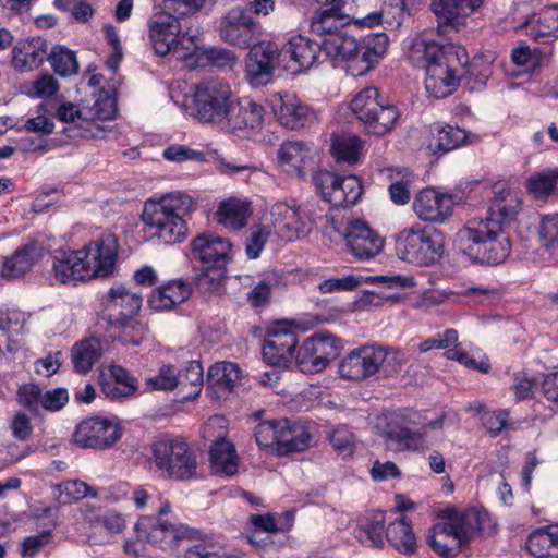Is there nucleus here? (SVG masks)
Listing matches in <instances>:
<instances>
[{
  "label": "nucleus",
  "mask_w": 558,
  "mask_h": 558,
  "mask_svg": "<svg viewBox=\"0 0 558 558\" xmlns=\"http://www.w3.org/2000/svg\"><path fill=\"white\" fill-rule=\"evenodd\" d=\"M520 204L517 193L504 185H495L488 216L469 220L457 233L459 251L482 265L501 264L511 251L504 226L515 218Z\"/></svg>",
  "instance_id": "1"
},
{
  "label": "nucleus",
  "mask_w": 558,
  "mask_h": 558,
  "mask_svg": "<svg viewBox=\"0 0 558 558\" xmlns=\"http://www.w3.org/2000/svg\"><path fill=\"white\" fill-rule=\"evenodd\" d=\"M408 54L414 66L426 71L425 88L436 99L451 95L466 73V60L462 62L459 49L442 47L423 36L413 39Z\"/></svg>",
  "instance_id": "2"
},
{
  "label": "nucleus",
  "mask_w": 558,
  "mask_h": 558,
  "mask_svg": "<svg viewBox=\"0 0 558 558\" xmlns=\"http://www.w3.org/2000/svg\"><path fill=\"white\" fill-rule=\"evenodd\" d=\"M117 256V238L113 234H104L82 250L57 251L53 256V275L63 284L108 277L113 270Z\"/></svg>",
  "instance_id": "3"
},
{
  "label": "nucleus",
  "mask_w": 558,
  "mask_h": 558,
  "mask_svg": "<svg viewBox=\"0 0 558 558\" xmlns=\"http://www.w3.org/2000/svg\"><path fill=\"white\" fill-rule=\"evenodd\" d=\"M397 256L416 266H430L444 255V235L435 228L414 225L396 235Z\"/></svg>",
  "instance_id": "4"
},
{
  "label": "nucleus",
  "mask_w": 558,
  "mask_h": 558,
  "mask_svg": "<svg viewBox=\"0 0 558 558\" xmlns=\"http://www.w3.org/2000/svg\"><path fill=\"white\" fill-rule=\"evenodd\" d=\"M138 537L162 550L173 551L183 542L197 538V531L177 522L172 515L169 502H163L157 511V517L143 515L135 524Z\"/></svg>",
  "instance_id": "5"
},
{
  "label": "nucleus",
  "mask_w": 558,
  "mask_h": 558,
  "mask_svg": "<svg viewBox=\"0 0 558 558\" xmlns=\"http://www.w3.org/2000/svg\"><path fill=\"white\" fill-rule=\"evenodd\" d=\"M150 459L162 475L172 481H187L197 474V456L183 439H160L150 446Z\"/></svg>",
  "instance_id": "6"
},
{
  "label": "nucleus",
  "mask_w": 558,
  "mask_h": 558,
  "mask_svg": "<svg viewBox=\"0 0 558 558\" xmlns=\"http://www.w3.org/2000/svg\"><path fill=\"white\" fill-rule=\"evenodd\" d=\"M193 98L197 120L211 124H220L226 120L233 101L230 85L219 78L197 84Z\"/></svg>",
  "instance_id": "7"
},
{
  "label": "nucleus",
  "mask_w": 558,
  "mask_h": 558,
  "mask_svg": "<svg viewBox=\"0 0 558 558\" xmlns=\"http://www.w3.org/2000/svg\"><path fill=\"white\" fill-rule=\"evenodd\" d=\"M149 39L156 54L190 53L194 48V38L181 34L179 19L170 12H158L149 21Z\"/></svg>",
  "instance_id": "8"
},
{
  "label": "nucleus",
  "mask_w": 558,
  "mask_h": 558,
  "mask_svg": "<svg viewBox=\"0 0 558 558\" xmlns=\"http://www.w3.org/2000/svg\"><path fill=\"white\" fill-rule=\"evenodd\" d=\"M340 351L341 344L337 337L318 332L303 341L295 354V364L302 373L316 374L337 359Z\"/></svg>",
  "instance_id": "9"
},
{
  "label": "nucleus",
  "mask_w": 558,
  "mask_h": 558,
  "mask_svg": "<svg viewBox=\"0 0 558 558\" xmlns=\"http://www.w3.org/2000/svg\"><path fill=\"white\" fill-rule=\"evenodd\" d=\"M263 35V28L250 12L241 7L229 10L219 25L220 39L233 47L247 49Z\"/></svg>",
  "instance_id": "10"
},
{
  "label": "nucleus",
  "mask_w": 558,
  "mask_h": 558,
  "mask_svg": "<svg viewBox=\"0 0 558 558\" xmlns=\"http://www.w3.org/2000/svg\"><path fill=\"white\" fill-rule=\"evenodd\" d=\"M284 63L281 47L274 41L258 40L250 47L245 60V73L254 87L265 86L271 82L274 72Z\"/></svg>",
  "instance_id": "11"
},
{
  "label": "nucleus",
  "mask_w": 558,
  "mask_h": 558,
  "mask_svg": "<svg viewBox=\"0 0 558 558\" xmlns=\"http://www.w3.org/2000/svg\"><path fill=\"white\" fill-rule=\"evenodd\" d=\"M313 182L323 198L333 207H351L360 199L363 187L356 175L340 177L322 170L314 174Z\"/></svg>",
  "instance_id": "12"
},
{
  "label": "nucleus",
  "mask_w": 558,
  "mask_h": 558,
  "mask_svg": "<svg viewBox=\"0 0 558 558\" xmlns=\"http://www.w3.org/2000/svg\"><path fill=\"white\" fill-rule=\"evenodd\" d=\"M122 437V427L117 418L92 416L82 421L73 433L75 445L83 449L106 450Z\"/></svg>",
  "instance_id": "13"
},
{
  "label": "nucleus",
  "mask_w": 558,
  "mask_h": 558,
  "mask_svg": "<svg viewBox=\"0 0 558 558\" xmlns=\"http://www.w3.org/2000/svg\"><path fill=\"white\" fill-rule=\"evenodd\" d=\"M270 214L275 231L284 241L305 238L312 231L314 219L305 206L278 202Z\"/></svg>",
  "instance_id": "14"
},
{
  "label": "nucleus",
  "mask_w": 558,
  "mask_h": 558,
  "mask_svg": "<svg viewBox=\"0 0 558 558\" xmlns=\"http://www.w3.org/2000/svg\"><path fill=\"white\" fill-rule=\"evenodd\" d=\"M384 347L365 344L347 354L338 366L343 379L362 381L381 371L385 357Z\"/></svg>",
  "instance_id": "15"
},
{
  "label": "nucleus",
  "mask_w": 558,
  "mask_h": 558,
  "mask_svg": "<svg viewBox=\"0 0 558 558\" xmlns=\"http://www.w3.org/2000/svg\"><path fill=\"white\" fill-rule=\"evenodd\" d=\"M339 232L343 235L350 252L361 260L375 257L384 247V239L363 220H350Z\"/></svg>",
  "instance_id": "16"
},
{
  "label": "nucleus",
  "mask_w": 558,
  "mask_h": 558,
  "mask_svg": "<svg viewBox=\"0 0 558 558\" xmlns=\"http://www.w3.org/2000/svg\"><path fill=\"white\" fill-rule=\"evenodd\" d=\"M142 218L149 228L150 234L165 244H174L186 236V222L178 215L167 214L158 207L146 204Z\"/></svg>",
  "instance_id": "17"
},
{
  "label": "nucleus",
  "mask_w": 558,
  "mask_h": 558,
  "mask_svg": "<svg viewBox=\"0 0 558 558\" xmlns=\"http://www.w3.org/2000/svg\"><path fill=\"white\" fill-rule=\"evenodd\" d=\"M324 7L312 19L311 31L315 35L326 38L341 34L342 28L355 20L354 0H340V3Z\"/></svg>",
  "instance_id": "18"
},
{
  "label": "nucleus",
  "mask_w": 558,
  "mask_h": 558,
  "mask_svg": "<svg viewBox=\"0 0 558 558\" xmlns=\"http://www.w3.org/2000/svg\"><path fill=\"white\" fill-rule=\"evenodd\" d=\"M270 105L279 123L290 130L303 129L314 117L308 106L288 93L274 95Z\"/></svg>",
  "instance_id": "19"
},
{
  "label": "nucleus",
  "mask_w": 558,
  "mask_h": 558,
  "mask_svg": "<svg viewBox=\"0 0 558 558\" xmlns=\"http://www.w3.org/2000/svg\"><path fill=\"white\" fill-rule=\"evenodd\" d=\"M413 209L421 220L441 223L452 215L453 199L449 194L424 189L415 197Z\"/></svg>",
  "instance_id": "20"
},
{
  "label": "nucleus",
  "mask_w": 558,
  "mask_h": 558,
  "mask_svg": "<svg viewBox=\"0 0 558 558\" xmlns=\"http://www.w3.org/2000/svg\"><path fill=\"white\" fill-rule=\"evenodd\" d=\"M192 258L203 265H226L230 260L231 242L222 236L202 233L191 244Z\"/></svg>",
  "instance_id": "21"
},
{
  "label": "nucleus",
  "mask_w": 558,
  "mask_h": 558,
  "mask_svg": "<svg viewBox=\"0 0 558 558\" xmlns=\"http://www.w3.org/2000/svg\"><path fill=\"white\" fill-rule=\"evenodd\" d=\"M298 345L296 333L291 330H275L268 335L263 344V357L272 366L288 367Z\"/></svg>",
  "instance_id": "22"
},
{
  "label": "nucleus",
  "mask_w": 558,
  "mask_h": 558,
  "mask_svg": "<svg viewBox=\"0 0 558 558\" xmlns=\"http://www.w3.org/2000/svg\"><path fill=\"white\" fill-rule=\"evenodd\" d=\"M265 110L262 105L243 99L232 101L227 120V128L233 134L259 129L264 122Z\"/></svg>",
  "instance_id": "23"
},
{
  "label": "nucleus",
  "mask_w": 558,
  "mask_h": 558,
  "mask_svg": "<svg viewBox=\"0 0 558 558\" xmlns=\"http://www.w3.org/2000/svg\"><path fill=\"white\" fill-rule=\"evenodd\" d=\"M442 425L444 415L428 422L417 430H412L396 423H389L384 430V436L395 445L397 450H417L427 432L441 428Z\"/></svg>",
  "instance_id": "24"
},
{
  "label": "nucleus",
  "mask_w": 558,
  "mask_h": 558,
  "mask_svg": "<svg viewBox=\"0 0 558 558\" xmlns=\"http://www.w3.org/2000/svg\"><path fill=\"white\" fill-rule=\"evenodd\" d=\"M320 45L327 57L350 61L352 74L356 75L361 66V44L354 37L345 32L332 34L331 37L323 38Z\"/></svg>",
  "instance_id": "25"
},
{
  "label": "nucleus",
  "mask_w": 558,
  "mask_h": 558,
  "mask_svg": "<svg viewBox=\"0 0 558 558\" xmlns=\"http://www.w3.org/2000/svg\"><path fill=\"white\" fill-rule=\"evenodd\" d=\"M47 57V41L32 37L19 41L12 50V65L20 72H29L41 65Z\"/></svg>",
  "instance_id": "26"
},
{
  "label": "nucleus",
  "mask_w": 558,
  "mask_h": 558,
  "mask_svg": "<svg viewBox=\"0 0 558 558\" xmlns=\"http://www.w3.org/2000/svg\"><path fill=\"white\" fill-rule=\"evenodd\" d=\"M313 149L301 141L283 142L278 150L280 165L286 171H294L300 178H303L305 171L313 167Z\"/></svg>",
  "instance_id": "27"
},
{
  "label": "nucleus",
  "mask_w": 558,
  "mask_h": 558,
  "mask_svg": "<svg viewBox=\"0 0 558 558\" xmlns=\"http://www.w3.org/2000/svg\"><path fill=\"white\" fill-rule=\"evenodd\" d=\"M41 256V245L37 242H28L4 259L1 276L5 279L19 278L29 271Z\"/></svg>",
  "instance_id": "28"
},
{
  "label": "nucleus",
  "mask_w": 558,
  "mask_h": 558,
  "mask_svg": "<svg viewBox=\"0 0 558 558\" xmlns=\"http://www.w3.org/2000/svg\"><path fill=\"white\" fill-rule=\"evenodd\" d=\"M312 436L307 427L287 418L279 420L278 452L289 454L302 452L310 447Z\"/></svg>",
  "instance_id": "29"
},
{
  "label": "nucleus",
  "mask_w": 558,
  "mask_h": 558,
  "mask_svg": "<svg viewBox=\"0 0 558 558\" xmlns=\"http://www.w3.org/2000/svg\"><path fill=\"white\" fill-rule=\"evenodd\" d=\"M192 294L191 284L182 279L172 280L154 290L148 298V305L155 311L172 310L185 302Z\"/></svg>",
  "instance_id": "30"
},
{
  "label": "nucleus",
  "mask_w": 558,
  "mask_h": 558,
  "mask_svg": "<svg viewBox=\"0 0 558 558\" xmlns=\"http://www.w3.org/2000/svg\"><path fill=\"white\" fill-rule=\"evenodd\" d=\"M483 2L484 0H436L430 8L437 16L440 31L444 26L457 24L460 17L471 15Z\"/></svg>",
  "instance_id": "31"
},
{
  "label": "nucleus",
  "mask_w": 558,
  "mask_h": 558,
  "mask_svg": "<svg viewBox=\"0 0 558 558\" xmlns=\"http://www.w3.org/2000/svg\"><path fill=\"white\" fill-rule=\"evenodd\" d=\"M281 49L284 62L290 59L299 65L294 71L310 69L317 61L320 51H323L320 43L313 41L303 36L292 37Z\"/></svg>",
  "instance_id": "32"
},
{
  "label": "nucleus",
  "mask_w": 558,
  "mask_h": 558,
  "mask_svg": "<svg viewBox=\"0 0 558 558\" xmlns=\"http://www.w3.org/2000/svg\"><path fill=\"white\" fill-rule=\"evenodd\" d=\"M179 58L189 62V66L206 68L210 65L219 69H232L238 60L235 54L228 49L209 48L197 50L195 45L190 53L180 54Z\"/></svg>",
  "instance_id": "33"
},
{
  "label": "nucleus",
  "mask_w": 558,
  "mask_h": 558,
  "mask_svg": "<svg viewBox=\"0 0 558 558\" xmlns=\"http://www.w3.org/2000/svg\"><path fill=\"white\" fill-rule=\"evenodd\" d=\"M386 538L389 544L403 555L416 553L417 542L411 521L402 515L386 527Z\"/></svg>",
  "instance_id": "34"
},
{
  "label": "nucleus",
  "mask_w": 558,
  "mask_h": 558,
  "mask_svg": "<svg viewBox=\"0 0 558 558\" xmlns=\"http://www.w3.org/2000/svg\"><path fill=\"white\" fill-rule=\"evenodd\" d=\"M241 369L232 362H220L213 365L207 375V385L219 392H231L240 383Z\"/></svg>",
  "instance_id": "35"
},
{
  "label": "nucleus",
  "mask_w": 558,
  "mask_h": 558,
  "mask_svg": "<svg viewBox=\"0 0 558 558\" xmlns=\"http://www.w3.org/2000/svg\"><path fill=\"white\" fill-rule=\"evenodd\" d=\"M525 546L535 558H558V532L553 526L539 527L530 534Z\"/></svg>",
  "instance_id": "36"
},
{
  "label": "nucleus",
  "mask_w": 558,
  "mask_h": 558,
  "mask_svg": "<svg viewBox=\"0 0 558 558\" xmlns=\"http://www.w3.org/2000/svg\"><path fill=\"white\" fill-rule=\"evenodd\" d=\"M404 15V0H386L379 12H373L363 19L355 20V23L372 27L384 22L390 26L399 27L403 22Z\"/></svg>",
  "instance_id": "37"
},
{
  "label": "nucleus",
  "mask_w": 558,
  "mask_h": 558,
  "mask_svg": "<svg viewBox=\"0 0 558 558\" xmlns=\"http://www.w3.org/2000/svg\"><path fill=\"white\" fill-rule=\"evenodd\" d=\"M109 304L120 308L119 318L134 317L142 306L141 292L132 291L123 284L113 286L108 292Z\"/></svg>",
  "instance_id": "38"
},
{
  "label": "nucleus",
  "mask_w": 558,
  "mask_h": 558,
  "mask_svg": "<svg viewBox=\"0 0 558 558\" xmlns=\"http://www.w3.org/2000/svg\"><path fill=\"white\" fill-rule=\"evenodd\" d=\"M389 44L388 36L384 33L372 34L361 44V66L356 75H362L372 70L386 51Z\"/></svg>",
  "instance_id": "39"
},
{
  "label": "nucleus",
  "mask_w": 558,
  "mask_h": 558,
  "mask_svg": "<svg viewBox=\"0 0 558 558\" xmlns=\"http://www.w3.org/2000/svg\"><path fill=\"white\" fill-rule=\"evenodd\" d=\"M101 356V344L97 338L82 340L72 348V362L76 372L86 374Z\"/></svg>",
  "instance_id": "40"
},
{
  "label": "nucleus",
  "mask_w": 558,
  "mask_h": 558,
  "mask_svg": "<svg viewBox=\"0 0 558 558\" xmlns=\"http://www.w3.org/2000/svg\"><path fill=\"white\" fill-rule=\"evenodd\" d=\"M177 381L182 400L196 398L203 385V366L199 361H191L183 371L177 372Z\"/></svg>",
  "instance_id": "41"
},
{
  "label": "nucleus",
  "mask_w": 558,
  "mask_h": 558,
  "mask_svg": "<svg viewBox=\"0 0 558 558\" xmlns=\"http://www.w3.org/2000/svg\"><path fill=\"white\" fill-rule=\"evenodd\" d=\"M216 215L219 223L229 229L239 230L247 223L248 204L231 198L219 205Z\"/></svg>",
  "instance_id": "42"
},
{
  "label": "nucleus",
  "mask_w": 558,
  "mask_h": 558,
  "mask_svg": "<svg viewBox=\"0 0 558 558\" xmlns=\"http://www.w3.org/2000/svg\"><path fill=\"white\" fill-rule=\"evenodd\" d=\"M210 461L217 472L226 475H233L238 471L236 454L234 446L225 439L216 441L210 447Z\"/></svg>",
  "instance_id": "43"
},
{
  "label": "nucleus",
  "mask_w": 558,
  "mask_h": 558,
  "mask_svg": "<svg viewBox=\"0 0 558 558\" xmlns=\"http://www.w3.org/2000/svg\"><path fill=\"white\" fill-rule=\"evenodd\" d=\"M399 116L397 107L390 104H383L377 108L376 113L371 114L363 123L368 133L383 136L392 130Z\"/></svg>",
  "instance_id": "44"
},
{
  "label": "nucleus",
  "mask_w": 558,
  "mask_h": 558,
  "mask_svg": "<svg viewBox=\"0 0 558 558\" xmlns=\"http://www.w3.org/2000/svg\"><path fill=\"white\" fill-rule=\"evenodd\" d=\"M385 523V513L383 511H374L359 525L356 536L360 538L361 543H364L362 536H365L372 547L383 549L385 546L383 536Z\"/></svg>",
  "instance_id": "45"
},
{
  "label": "nucleus",
  "mask_w": 558,
  "mask_h": 558,
  "mask_svg": "<svg viewBox=\"0 0 558 558\" xmlns=\"http://www.w3.org/2000/svg\"><path fill=\"white\" fill-rule=\"evenodd\" d=\"M378 98L379 90L376 87L364 88L351 100V110L360 121L364 122L384 104Z\"/></svg>",
  "instance_id": "46"
},
{
  "label": "nucleus",
  "mask_w": 558,
  "mask_h": 558,
  "mask_svg": "<svg viewBox=\"0 0 558 558\" xmlns=\"http://www.w3.org/2000/svg\"><path fill=\"white\" fill-rule=\"evenodd\" d=\"M530 34L536 40H542L543 43L548 41L550 38H557L558 5L543 9L537 17V26H533Z\"/></svg>",
  "instance_id": "47"
},
{
  "label": "nucleus",
  "mask_w": 558,
  "mask_h": 558,
  "mask_svg": "<svg viewBox=\"0 0 558 558\" xmlns=\"http://www.w3.org/2000/svg\"><path fill=\"white\" fill-rule=\"evenodd\" d=\"M56 499L60 504H70L73 500H80L86 496L96 497L97 490L78 480L65 481L53 486Z\"/></svg>",
  "instance_id": "48"
},
{
  "label": "nucleus",
  "mask_w": 558,
  "mask_h": 558,
  "mask_svg": "<svg viewBox=\"0 0 558 558\" xmlns=\"http://www.w3.org/2000/svg\"><path fill=\"white\" fill-rule=\"evenodd\" d=\"M46 58L60 76H71L78 72L80 66L75 53L64 46H54Z\"/></svg>",
  "instance_id": "49"
},
{
  "label": "nucleus",
  "mask_w": 558,
  "mask_h": 558,
  "mask_svg": "<svg viewBox=\"0 0 558 558\" xmlns=\"http://www.w3.org/2000/svg\"><path fill=\"white\" fill-rule=\"evenodd\" d=\"M558 184V169H547L531 177L527 182L529 191L538 199L550 196Z\"/></svg>",
  "instance_id": "50"
},
{
  "label": "nucleus",
  "mask_w": 558,
  "mask_h": 558,
  "mask_svg": "<svg viewBox=\"0 0 558 558\" xmlns=\"http://www.w3.org/2000/svg\"><path fill=\"white\" fill-rule=\"evenodd\" d=\"M466 138V132L458 126H438L432 145L439 151L448 153L464 144Z\"/></svg>",
  "instance_id": "51"
},
{
  "label": "nucleus",
  "mask_w": 558,
  "mask_h": 558,
  "mask_svg": "<svg viewBox=\"0 0 558 558\" xmlns=\"http://www.w3.org/2000/svg\"><path fill=\"white\" fill-rule=\"evenodd\" d=\"M362 141L356 135H343L333 138L332 150L338 161L355 163L360 157Z\"/></svg>",
  "instance_id": "52"
},
{
  "label": "nucleus",
  "mask_w": 558,
  "mask_h": 558,
  "mask_svg": "<svg viewBox=\"0 0 558 558\" xmlns=\"http://www.w3.org/2000/svg\"><path fill=\"white\" fill-rule=\"evenodd\" d=\"M114 326L118 332L113 337L123 344L138 345L144 339L145 327L134 317L117 318Z\"/></svg>",
  "instance_id": "53"
},
{
  "label": "nucleus",
  "mask_w": 558,
  "mask_h": 558,
  "mask_svg": "<svg viewBox=\"0 0 558 558\" xmlns=\"http://www.w3.org/2000/svg\"><path fill=\"white\" fill-rule=\"evenodd\" d=\"M226 277V265H206L196 275L195 282L202 292H213L220 288Z\"/></svg>",
  "instance_id": "54"
},
{
  "label": "nucleus",
  "mask_w": 558,
  "mask_h": 558,
  "mask_svg": "<svg viewBox=\"0 0 558 558\" xmlns=\"http://www.w3.org/2000/svg\"><path fill=\"white\" fill-rule=\"evenodd\" d=\"M149 205L158 207V209L167 214L178 215L183 218V216L191 209L193 201L189 195L177 192L169 193L162 196L160 201L149 203Z\"/></svg>",
  "instance_id": "55"
},
{
  "label": "nucleus",
  "mask_w": 558,
  "mask_h": 558,
  "mask_svg": "<svg viewBox=\"0 0 558 558\" xmlns=\"http://www.w3.org/2000/svg\"><path fill=\"white\" fill-rule=\"evenodd\" d=\"M335 450L344 456H351L356 446V436L347 425L337 426L329 435Z\"/></svg>",
  "instance_id": "56"
},
{
  "label": "nucleus",
  "mask_w": 558,
  "mask_h": 558,
  "mask_svg": "<svg viewBox=\"0 0 558 558\" xmlns=\"http://www.w3.org/2000/svg\"><path fill=\"white\" fill-rule=\"evenodd\" d=\"M538 236L543 246L548 250L558 245V214L542 217L538 226Z\"/></svg>",
  "instance_id": "57"
},
{
  "label": "nucleus",
  "mask_w": 558,
  "mask_h": 558,
  "mask_svg": "<svg viewBox=\"0 0 558 558\" xmlns=\"http://www.w3.org/2000/svg\"><path fill=\"white\" fill-rule=\"evenodd\" d=\"M255 439L260 448L278 446L279 420L260 422L255 427Z\"/></svg>",
  "instance_id": "58"
},
{
  "label": "nucleus",
  "mask_w": 558,
  "mask_h": 558,
  "mask_svg": "<svg viewBox=\"0 0 558 558\" xmlns=\"http://www.w3.org/2000/svg\"><path fill=\"white\" fill-rule=\"evenodd\" d=\"M162 156L168 161L184 162L187 160L204 162L205 155L201 150H194L187 146L174 144L166 148Z\"/></svg>",
  "instance_id": "59"
},
{
  "label": "nucleus",
  "mask_w": 558,
  "mask_h": 558,
  "mask_svg": "<svg viewBox=\"0 0 558 558\" xmlns=\"http://www.w3.org/2000/svg\"><path fill=\"white\" fill-rule=\"evenodd\" d=\"M43 399V389L36 384H26L17 390V401L20 404L36 413L40 409Z\"/></svg>",
  "instance_id": "60"
},
{
  "label": "nucleus",
  "mask_w": 558,
  "mask_h": 558,
  "mask_svg": "<svg viewBox=\"0 0 558 558\" xmlns=\"http://www.w3.org/2000/svg\"><path fill=\"white\" fill-rule=\"evenodd\" d=\"M147 385L155 390H172L177 388V368L172 365H162L156 376L147 379Z\"/></svg>",
  "instance_id": "61"
},
{
  "label": "nucleus",
  "mask_w": 558,
  "mask_h": 558,
  "mask_svg": "<svg viewBox=\"0 0 558 558\" xmlns=\"http://www.w3.org/2000/svg\"><path fill=\"white\" fill-rule=\"evenodd\" d=\"M269 235L270 232L266 227H256L252 230L251 235L247 238L245 244V251L248 258L255 259L259 256Z\"/></svg>",
  "instance_id": "62"
},
{
  "label": "nucleus",
  "mask_w": 558,
  "mask_h": 558,
  "mask_svg": "<svg viewBox=\"0 0 558 558\" xmlns=\"http://www.w3.org/2000/svg\"><path fill=\"white\" fill-rule=\"evenodd\" d=\"M205 0H165L166 12L179 17L194 14L203 7Z\"/></svg>",
  "instance_id": "63"
},
{
  "label": "nucleus",
  "mask_w": 558,
  "mask_h": 558,
  "mask_svg": "<svg viewBox=\"0 0 558 558\" xmlns=\"http://www.w3.org/2000/svg\"><path fill=\"white\" fill-rule=\"evenodd\" d=\"M385 357L383 359L381 371L386 376H393L401 372L407 362L405 355L398 349H387L384 347Z\"/></svg>",
  "instance_id": "64"
}]
</instances>
